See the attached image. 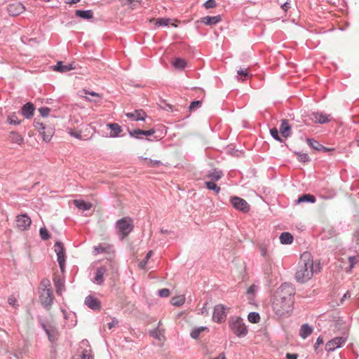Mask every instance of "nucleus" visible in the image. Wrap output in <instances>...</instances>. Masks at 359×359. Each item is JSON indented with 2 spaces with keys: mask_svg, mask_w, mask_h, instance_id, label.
<instances>
[{
  "mask_svg": "<svg viewBox=\"0 0 359 359\" xmlns=\"http://www.w3.org/2000/svg\"><path fill=\"white\" fill-rule=\"evenodd\" d=\"M320 270V264L314 265L311 254L309 252H304L300 256L297 271L295 273V279L299 283H304L310 280L315 273Z\"/></svg>",
  "mask_w": 359,
  "mask_h": 359,
  "instance_id": "f257e3e1",
  "label": "nucleus"
},
{
  "mask_svg": "<svg viewBox=\"0 0 359 359\" xmlns=\"http://www.w3.org/2000/svg\"><path fill=\"white\" fill-rule=\"evenodd\" d=\"M293 300L273 297L272 307L276 315L286 317L292 311Z\"/></svg>",
  "mask_w": 359,
  "mask_h": 359,
  "instance_id": "f03ea898",
  "label": "nucleus"
},
{
  "mask_svg": "<svg viewBox=\"0 0 359 359\" xmlns=\"http://www.w3.org/2000/svg\"><path fill=\"white\" fill-rule=\"evenodd\" d=\"M116 233L121 240L127 237L133 230V220L130 217H124L116 222Z\"/></svg>",
  "mask_w": 359,
  "mask_h": 359,
  "instance_id": "7ed1b4c3",
  "label": "nucleus"
},
{
  "mask_svg": "<svg viewBox=\"0 0 359 359\" xmlns=\"http://www.w3.org/2000/svg\"><path fill=\"white\" fill-rule=\"evenodd\" d=\"M229 325L231 330L238 337H245L248 329L243 320L239 316H232L229 318Z\"/></svg>",
  "mask_w": 359,
  "mask_h": 359,
  "instance_id": "20e7f679",
  "label": "nucleus"
},
{
  "mask_svg": "<svg viewBox=\"0 0 359 359\" xmlns=\"http://www.w3.org/2000/svg\"><path fill=\"white\" fill-rule=\"evenodd\" d=\"M39 301L43 307L49 311L53 303L54 296L52 289H43L39 291Z\"/></svg>",
  "mask_w": 359,
  "mask_h": 359,
  "instance_id": "39448f33",
  "label": "nucleus"
},
{
  "mask_svg": "<svg viewBox=\"0 0 359 359\" xmlns=\"http://www.w3.org/2000/svg\"><path fill=\"white\" fill-rule=\"evenodd\" d=\"M295 293L294 288L291 283H284L276 290L274 297L281 299H292Z\"/></svg>",
  "mask_w": 359,
  "mask_h": 359,
  "instance_id": "423d86ee",
  "label": "nucleus"
},
{
  "mask_svg": "<svg viewBox=\"0 0 359 359\" xmlns=\"http://www.w3.org/2000/svg\"><path fill=\"white\" fill-rule=\"evenodd\" d=\"M230 203L236 210L243 213H247L250 210V205L245 199L241 197L236 196H231L230 198Z\"/></svg>",
  "mask_w": 359,
  "mask_h": 359,
  "instance_id": "0eeeda50",
  "label": "nucleus"
},
{
  "mask_svg": "<svg viewBox=\"0 0 359 359\" xmlns=\"http://www.w3.org/2000/svg\"><path fill=\"white\" fill-rule=\"evenodd\" d=\"M347 341L346 337H337L331 340L328 341L326 344L325 349L327 352H332L337 348H341L345 344Z\"/></svg>",
  "mask_w": 359,
  "mask_h": 359,
  "instance_id": "6e6552de",
  "label": "nucleus"
},
{
  "mask_svg": "<svg viewBox=\"0 0 359 359\" xmlns=\"http://www.w3.org/2000/svg\"><path fill=\"white\" fill-rule=\"evenodd\" d=\"M55 252L57 254V261L58 262L60 270L64 271L65 266L66 256L65 248L62 242L57 241L55 244Z\"/></svg>",
  "mask_w": 359,
  "mask_h": 359,
  "instance_id": "1a4fd4ad",
  "label": "nucleus"
},
{
  "mask_svg": "<svg viewBox=\"0 0 359 359\" xmlns=\"http://www.w3.org/2000/svg\"><path fill=\"white\" fill-rule=\"evenodd\" d=\"M226 318V313L225 312L224 306L222 304H218L215 306L212 314L213 321L221 323L225 320Z\"/></svg>",
  "mask_w": 359,
  "mask_h": 359,
  "instance_id": "9d476101",
  "label": "nucleus"
},
{
  "mask_svg": "<svg viewBox=\"0 0 359 359\" xmlns=\"http://www.w3.org/2000/svg\"><path fill=\"white\" fill-rule=\"evenodd\" d=\"M79 353H80L81 359H94L89 342L86 339L81 342Z\"/></svg>",
  "mask_w": 359,
  "mask_h": 359,
  "instance_id": "9b49d317",
  "label": "nucleus"
},
{
  "mask_svg": "<svg viewBox=\"0 0 359 359\" xmlns=\"http://www.w3.org/2000/svg\"><path fill=\"white\" fill-rule=\"evenodd\" d=\"M25 10V8L24 5L19 1L11 3L7 6L8 13L11 16L18 15L24 12Z\"/></svg>",
  "mask_w": 359,
  "mask_h": 359,
  "instance_id": "f8f14e48",
  "label": "nucleus"
},
{
  "mask_svg": "<svg viewBox=\"0 0 359 359\" xmlns=\"http://www.w3.org/2000/svg\"><path fill=\"white\" fill-rule=\"evenodd\" d=\"M16 226L21 230H25L29 227L32 221L27 215H20L16 217Z\"/></svg>",
  "mask_w": 359,
  "mask_h": 359,
  "instance_id": "ddd939ff",
  "label": "nucleus"
},
{
  "mask_svg": "<svg viewBox=\"0 0 359 359\" xmlns=\"http://www.w3.org/2000/svg\"><path fill=\"white\" fill-rule=\"evenodd\" d=\"M311 119L316 123L324 124L330 121V115L321 112H313L311 115Z\"/></svg>",
  "mask_w": 359,
  "mask_h": 359,
  "instance_id": "4468645a",
  "label": "nucleus"
},
{
  "mask_svg": "<svg viewBox=\"0 0 359 359\" xmlns=\"http://www.w3.org/2000/svg\"><path fill=\"white\" fill-rule=\"evenodd\" d=\"M108 270V266L104 265L98 267L96 270L95 275L94 277V282L97 285H102L104 283V275Z\"/></svg>",
  "mask_w": 359,
  "mask_h": 359,
  "instance_id": "2eb2a0df",
  "label": "nucleus"
},
{
  "mask_svg": "<svg viewBox=\"0 0 359 359\" xmlns=\"http://www.w3.org/2000/svg\"><path fill=\"white\" fill-rule=\"evenodd\" d=\"M85 304L90 309L93 310H100L101 308V302L100 301L92 296L88 295L85 299Z\"/></svg>",
  "mask_w": 359,
  "mask_h": 359,
  "instance_id": "dca6fc26",
  "label": "nucleus"
},
{
  "mask_svg": "<svg viewBox=\"0 0 359 359\" xmlns=\"http://www.w3.org/2000/svg\"><path fill=\"white\" fill-rule=\"evenodd\" d=\"M126 116L133 121H144L147 114L143 109H136L133 112H128Z\"/></svg>",
  "mask_w": 359,
  "mask_h": 359,
  "instance_id": "f3484780",
  "label": "nucleus"
},
{
  "mask_svg": "<svg viewBox=\"0 0 359 359\" xmlns=\"http://www.w3.org/2000/svg\"><path fill=\"white\" fill-rule=\"evenodd\" d=\"M35 107L32 102H27L21 108V113L26 118H31L34 114Z\"/></svg>",
  "mask_w": 359,
  "mask_h": 359,
  "instance_id": "a211bd4d",
  "label": "nucleus"
},
{
  "mask_svg": "<svg viewBox=\"0 0 359 359\" xmlns=\"http://www.w3.org/2000/svg\"><path fill=\"white\" fill-rule=\"evenodd\" d=\"M281 135L287 138L291 135V126L287 119H282L281 124L279 128Z\"/></svg>",
  "mask_w": 359,
  "mask_h": 359,
  "instance_id": "6ab92c4d",
  "label": "nucleus"
},
{
  "mask_svg": "<svg viewBox=\"0 0 359 359\" xmlns=\"http://www.w3.org/2000/svg\"><path fill=\"white\" fill-rule=\"evenodd\" d=\"M107 127L111 130L109 134L111 137H119L123 132L121 127L116 123H109L107 124Z\"/></svg>",
  "mask_w": 359,
  "mask_h": 359,
  "instance_id": "aec40b11",
  "label": "nucleus"
},
{
  "mask_svg": "<svg viewBox=\"0 0 359 359\" xmlns=\"http://www.w3.org/2000/svg\"><path fill=\"white\" fill-rule=\"evenodd\" d=\"M222 18L219 15L215 16H205L201 18V22L206 25H213L219 22Z\"/></svg>",
  "mask_w": 359,
  "mask_h": 359,
  "instance_id": "412c9836",
  "label": "nucleus"
},
{
  "mask_svg": "<svg viewBox=\"0 0 359 359\" xmlns=\"http://www.w3.org/2000/svg\"><path fill=\"white\" fill-rule=\"evenodd\" d=\"M8 140L12 144H17L22 145L24 142V138L22 136L15 131H12L8 135Z\"/></svg>",
  "mask_w": 359,
  "mask_h": 359,
  "instance_id": "4be33fe9",
  "label": "nucleus"
},
{
  "mask_svg": "<svg viewBox=\"0 0 359 359\" xmlns=\"http://www.w3.org/2000/svg\"><path fill=\"white\" fill-rule=\"evenodd\" d=\"M111 247L112 246L111 245L107 243H100L99 245L93 247V252L95 255L109 252Z\"/></svg>",
  "mask_w": 359,
  "mask_h": 359,
  "instance_id": "5701e85b",
  "label": "nucleus"
},
{
  "mask_svg": "<svg viewBox=\"0 0 359 359\" xmlns=\"http://www.w3.org/2000/svg\"><path fill=\"white\" fill-rule=\"evenodd\" d=\"M316 201V198L313 195H311L310 194H303L295 201L297 204L302 203H314Z\"/></svg>",
  "mask_w": 359,
  "mask_h": 359,
  "instance_id": "b1692460",
  "label": "nucleus"
},
{
  "mask_svg": "<svg viewBox=\"0 0 359 359\" xmlns=\"http://www.w3.org/2000/svg\"><path fill=\"white\" fill-rule=\"evenodd\" d=\"M313 327L308 324H303L299 329V336L306 339L313 332Z\"/></svg>",
  "mask_w": 359,
  "mask_h": 359,
  "instance_id": "393cba45",
  "label": "nucleus"
},
{
  "mask_svg": "<svg viewBox=\"0 0 359 359\" xmlns=\"http://www.w3.org/2000/svg\"><path fill=\"white\" fill-rule=\"evenodd\" d=\"M75 15L84 20H91L93 18V12L91 10H76Z\"/></svg>",
  "mask_w": 359,
  "mask_h": 359,
  "instance_id": "a878e982",
  "label": "nucleus"
},
{
  "mask_svg": "<svg viewBox=\"0 0 359 359\" xmlns=\"http://www.w3.org/2000/svg\"><path fill=\"white\" fill-rule=\"evenodd\" d=\"M222 176L223 172L222 170L213 169L207 174L206 177L210 179V181L217 182L219 180Z\"/></svg>",
  "mask_w": 359,
  "mask_h": 359,
  "instance_id": "bb28decb",
  "label": "nucleus"
},
{
  "mask_svg": "<svg viewBox=\"0 0 359 359\" xmlns=\"http://www.w3.org/2000/svg\"><path fill=\"white\" fill-rule=\"evenodd\" d=\"M74 67H73L72 64L64 65L62 62H58L57 65L55 66L54 69L59 72H67L72 69H74Z\"/></svg>",
  "mask_w": 359,
  "mask_h": 359,
  "instance_id": "cd10ccee",
  "label": "nucleus"
},
{
  "mask_svg": "<svg viewBox=\"0 0 359 359\" xmlns=\"http://www.w3.org/2000/svg\"><path fill=\"white\" fill-rule=\"evenodd\" d=\"M73 203L79 210H88L92 208V204L90 202L83 200H74Z\"/></svg>",
  "mask_w": 359,
  "mask_h": 359,
  "instance_id": "c85d7f7f",
  "label": "nucleus"
},
{
  "mask_svg": "<svg viewBox=\"0 0 359 359\" xmlns=\"http://www.w3.org/2000/svg\"><path fill=\"white\" fill-rule=\"evenodd\" d=\"M280 241L281 244L289 245L293 242V236L289 232H283L280 237Z\"/></svg>",
  "mask_w": 359,
  "mask_h": 359,
  "instance_id": "c756f323",
  "label": "nucleus"
},
{
  "mask_svg": "<svg viewBox=\"0 0 359 359\" xmlns=\"http://www.w3.org/2000/svg\"><path fill=\"white\" fill-rule=\"evenodd\" d=\"M54 133V129L52 127H46V129L41 131L43 139L46 142H49Z\"/></svg>",
  "mask_w": 359,
  "mask_h": 359,
  "instance_id": "7c9ffc66",
  "label": "nucleus"
},
{
  "mask_svg": "<svg viewBox=\"0 0 359 359\" xmlns=\"http://www.w3.org/2000/svg\"><path fill=\"white\" fill-rule=\"evenodd\" d=\"M205 330L208 331V328L207 327H205V326H201V327H196V328L192 330V331L190 333V336L193 339H197L199 337L200 334L202 332L205 331Z\"/></svg>",
  "mask_w": 359,
  "mask_h": 359,
  "instance_id": "2f4dec72",
  "label": "nucleus"
},
{
  "mask_svg": "<svg viewBox=\"0 0 359 359\" xmlns=\"http://www.w3.org/2000/svg\"><path fill=\"white\" fill-rule=\"evenodd\" d=\"M172 65L177 69H183L187 66V62L184 59L177 57L172 62Z\"/></svg>",
  "mask_w": 359,
  "mask_h": 359,
  "instance_id": "473e14b6",
  "label": "nucleus"
},
{
  "mask_svg": "<svg viewBox=\"0 0 359 359\" xmlns=\"http://www.w3.org/2000/svg\"><path fill=\"white\" fill-rule=\"evenodd\" d=\"M205 187L208 189L215 191L216 194H219L221 189L215 182L208 181L205 182Z\"/></svg>",
  "mask_w": 359,
  "mask_h": 359,
  "instance_id": "72a5a7b5",
  "label": "nucleus"
},
{
  "mask_svg": "<svg viewBox=\"0 0 359 359\" xmlns=\"http://www.w3.org/2000/svg\"><path fill=\"white\" fill-rule=\"evenodd\" d=\"M144 161L146 165L149 168H158L161 165H162V163L160 161L158 160H152L151 158H145Z\"/></svg>",
  "mask_w": 359,
  "mask_h": 359,
  "instance_id": "f704fd0d",
  "label": "nucleus"
},
{
  "mask_svg": "<svg viewBox=\"0 0 359 359\" xmlns=\"http://www.w3.org/2000/svg\"><path fill=\"white\" fill-rule=\"evenodd\" d=\"M184 302H185V298L182 296V297H174L171 299V304L173 305V306H180L182 305H183L184 304Z\"/></svg>",
  "mask_w": 359,
  "mask_h": 359,
  "instance_id": "c9c22d12",
  "label": "nucleus"
},
{
  "mask_svg": "<svg viewBox=\"0 0 359 359\" xmlns=\"http://www.w3.org/2000/svg\"><path fill=\"white\" fill-rule=\"evenodd\" d=\"M7 122L9 124L17 126L20 124L21 121L18 119L15 113H13L12 114L8 116Z\"/></svg>",
  "mask_w": 359,
  "mask_h": 359,
  "instance_id": "e433bc0d",
  "label": "nucleus"
},
{
  "mask_svg": "<svg viewBox=\"0 0 359 359\" xmlns=\"http://www.w3.org/2000/svg\"><path fill=\"white\" fill-rule=\"evenodd\" d=\"M294 154L297 156L298 160L301 162L307 163L311 161V158L307 154L302 153L300 151H295Z\"/></svg>",
  "mask_w": 359,
  "mask_h": 359,
  "instance_id": "4c0bfd02",
  "label": "nucleus"
},
{
  "mask_svg": "<svg viewBox=\"0 0 359 359\" xmlns=\"http://www.w3.org/2000/svg\"><path fill=\"white\" fill-rule=\"evenodd\" d=\"M248 319L252 323H257L260 320V316L257 312H250L248 316Z\"/></svg>",
  "mask_w": 359,
  "mask_h": 359,
  "instance_id": "58836bf2",
  "label": "nucleus"
},
{
  "mask_svg": "<svg viewBox=\"0 0 359 359\" xmlns=\"http://www.w3.org/2000/svg\"><path fill=\"white\" fill-rule=\"evenodd\" d=\"M128 132L130 137L136 139H142V136L143 135L144 130L135 129L133 130H129Z\"/></svg>",
  "mask_w": 359,
  "mask_h": 359,
  "instance_id": "ea45409f",
  "label": "nucleus"
},
{
  "mask_svg": "<svg viewBox=\"0 0 359 359\" xmlns=\"http://www.w3.org/2000/svg\"><path fill=\"white\" fill-rule=\"evenodd\" d=\"M307 144L311 147L312 149H313L316 151H318L321 144L318 142V141L311 139V138H306V140Z\"/></svg>",
  "mask_w": 359,
  "mask_h": 359,
  "instance_id": "a19ab883",
  "label": "nucleus"
},
{
  "mask_svg": "<svg viewBox=\"0 0 359 359\" xmlns=\"http://www.w3.org/2000/svg\"><path fill=\"white\" fill-rule=\"evenodd\" d=\"M153 255V251L152 250H149L147 255L145 256V257L144 258L143 260H142L140 264H139V266L140 269H144L147 266V262L149 261V259H150V257H151V255Z\"/></svg>",
  "mask_w": 359,
  "mask_h": 359,
  "instance_id": "79ce46f5",
  "label": "nucleus"
},
{
  "mask_svg": "<svg viewBox=\"0 0 359 359\" xmlns=\"http://www.w3.org/2000/svg\"><path fill=\"white\" fill-rule=\"evenodd\" d=\"M270 134H271V135L272 136V137L274 140H277V141H278L280 142H283L284 140H283V139H282L280 137V135L278 134V129L276 128H271L270 129Z\"/></svg>",
  "mask_w": 359,
  "mask_h": 359,
  "instance_id": "37998d69",
  "label": "nucleus"
},
{
  "mask_svg": "<svg viewBox=\"0 0 359 359\" xmlns=\"http://www.w3.org/2000/svg\"><path fill=\"white\" fill-rule=\"evenodd\" d=\"M43 289H52L50 281L48 278H43L40 283L39 290Z\"/></svg>",
  "mask_w": 359,
  "mask_h": 359,
  "instance_id": "c03bdc74",
  "label": "nucleus"
},
{
  "mask_svg": "<svg viewBox=\"0 0 359 359\" xmlns=\"http://www.w3.org/2000/svg\"><path fill=\"white\" fill-rule=\"evenodd\" d=\"M359 262V255L351 256L348 257V263H349V271L355 266V265Z\"/></svg>",
  "mask_w": 359,
  "mask_h": 359,
  "instance_id": "a18cd8bd",
  "label": "nucleus"
},
{
  "mask_svg": "<svg viewBox=\"0 0 359 359\" xmlns=\"http://www.w3.org/2000/svg\"><path fill=\"white\" fill-rule=\"evenodd\" d=\"M40 237L43 241H47L50 238V234L46 227H42L39 230Z\"/></svg>",
  "mask_w": 359,
  "mask_h": 359,
  "instance_id": "49530a36",
  "label": "nucleus"
},
{
  "mask_svg": "<svg viewBox=\"0 0 359 359\" xmlns=\"http://www.w3.org/2000/svg\"><path fill=\"white\" fill-rule=\"evenodd\" d=\"M259 249L261 255L264 258L266 261H269L270 256L267 248L265 245H260Z\"/></svg>",
  "mask_w": 359,
  "mask_h": 359,
  "instance_id": "de8ad7c7",
  "label": "nucleus"
},
{
  "mask_svg": "<svg viewBox=\"0 0 359 359\" xmlns=\"http://www.w3.org/2000/svg\"><path fill=\"white\" fill-rule=\"evenodd\" d=\"M55 289H56V293L58 295H61L62 290L65 287L63 283H62V281L60 279L55 280Z\"/></svg>",
  "mask_w": 359,
  "mask_h": 359,
  "instance_id": "09e8293b",
  "label": "nucleus"
},
{
  "mask_svg": "<svg viewBox=\"0 0 359 359\" xmlns=\"http://www.w3.org/2000/svg\"><path fill=\"white\" fill-rule=\"evenodd\" d=\"M237 74H238V76H241L238 79V80H241L242 81H245L249 74L247 69H241L238 70Z\"/></svg>",
  "mask_w": 359,
  "mask_h": 359,
  "instance_id": "8fccbe9b",
  "label": "nucleus"
},
{
  "mask_svg": "<svg viewBox=\"0 0 359 359\" xmlns=\"http://www.w3.org/2000/svg\"><path fill=\"white\" fill-rule=\"evenodd\" d=\"M217 6L215 0H208L203 4V7L206 9L213 8Z\"/></svg>",
  "mask_w": 359,
  "mask_h": 359,
  "instance_id": "3c124183",
  "label": "nucleus"
},
{
  "mask_svg": "<svg viewBox=\"0 0 359 359\" xmlns=\"http://www.w3.org/2000/svg\"><path fill=\"white\" fill-rule=\"evenodd\" d=\"M202 105V102L200 100L193 101L191 102L189 105V110L194 111L199 107H201Z\"/></svg>",
  "mask_w": 359,
  "mask_h": 359,
  "instance_id": "603ef678",
  "label": "nucleus"
},
{
  "mask_svg": "<svg viewBox=\"0 0 359 359\" xmlns=\"http://www.w3.org/2000/svg\"><path fill=\"white\" fill-rule=\"evenodd\" d=\"M170 19L167 18H159L156 22V25L158 27H163L168 25Z\"/></svg>",
  "mask_w": 359,
  "mask_h": 359,
  "instance_id": "864d4df0",
  "label": "nucleus"
},
{
  "mask_svg": "<svg viewBox=\"0 0 359 359\" xmlns=\"http://www.w3.org/2000/svg\"><path fill=\"white\" fill-rule=\"evenodd\" d=\"M39 111L42 117H46L49 114L50 109L47 107H43L39 109Z\"/></svg>",
  "mask_w": 359,
  "mask_h": 359,
  "instance_id": "5fc2aeb1",
  "label": "nucleus"
},
{
  "mask_svg": "<svg viewBox=\"0 0 359 359\" xmlns=\"http://www.w3.org/2000/svg\"><path fill=\"white\" fill-rule=\"evenodd\" d=\"M158 294L161 297H168L170 295V290L167 288L161 289Z\"/></svg>",
  "mask_w": 359,
  "mask_h": 359,
  "instance_id": "6e6d98bb",
  "label": "nucleus"
},
{
  "mask_svg": "<svg viewBox=\"0 0 359 359\" xmlns=\"http://www.w3.org/2000/svg\"><path fill=\"white\" fill-rule=\"evenodd\" d=\"M34 126L40 132L46 129V126L43 123L38 121L36 119L34 121Z\"/></svg>",
  "mask_w": 359,
  "mask_h": 359,
  "instance_id": "4d7b16f0",
  "label": "nucleus"
},
{
  "mask_svg": "<svg viewBox=\"0 0 359 359\" xmlns=\"http://www.w3.org/2000/svg\"><path fill=\"white\" fill-rule=\"evenodd\" d=\"M291 1L287 0L284 4H281V8L286 13L290 8Z\"/></svg>",
  "mask_w": 359,
  "mask_h": 359,
  "instance_id": "13d9d810",
  "label": "nucleus"
},
{
  "mask_svg": "<svg viewBox=\"0 0 359 359\" xmlns=\"http://www.w3.org/2000/svg\"><path fill=\"white\" fill-rule=\"evenodd\" d=\"M69 134H70L71 136L74 137L76 139H79V140H81L82 139V135H81V131L75 132V131L71 130L69 131Z\"/></svg>",
  "mask_w": 359,
  "mask_h": 359,
  "instance_id": "bf43d9fd",
  "label": "nucleus"
},
{
  "mask_svg": "<svg viewBox=\"0 0 359 359\" xmlns=\"http://www.w3.org/2000/svg\"><path fill=\"white\" fill-rule=\"evenodd\" d=\"M83 92L86 95H91V96H93V97H99V98H100V97H101V95H100L99 93H95V92H94V91H89V90H88L84 89V90H83Z\"/></svg>",
  "mask_w": 359,
  "mask_h": 359,
  "instance_id": "052dcab7",
  "label": "nucleus"
},
{
  "mask_svg": "<svg viewBox=\"0 0 359 359\" xmlns=\"http://www.w3.org/2000/svg\"><path fill=\"white\" fill-rule=\"evenodd\" d=\"M323 343H324V341H323V337L319 336V337H318L317 340H316V342L315 345H314V348H315V350L316 351V350H317V348H318V347L320 345L323 344Z\"/></svg>",
  "mask_w": 359,
  "mask_h": 359,
  "instance_id": "680f3d73",
  "label": "nucleus"
},
{
  "mask_svg": "<svg viewBox=\"0 0 359 359\" xmlns=\"http://www.w3.org/2000/svg\"><path fill=\"white\" fill-rule=\"evenodd\" d=\"M40 325L41 327H42V329L45 331L46 334L47 335H50V329H48L46 326V325L45 324V323L42 320L40 321Z\"/></svg>",
  "mask_w": 359,
  "mask_h": 359,
  "instance_id": "e2e57ef3",
  "label": "nucleus"
},
{
  "mask_svg": "<svg viewBox=\"0 0 359 359\" xmlns=\"http://www.w3.org/2000/svg\"><path fill=\"white\" fill-rule=\"evenodd\" d=\"M334 148L325 147L323 144H321L318 151H323L325 153V152L331 151H334Z\"/></svg>",
  "mask_w": 359,
  "mask_h": 359,
  "instance_id": "0e129e2a",
  "label": "nucleus"
},
{
  "mask_svg": "<svg viewBox=\"0 0 359 359\" xmlns=\"http://www.w3.org/2000/svg\"><path fill=\"white\" fill-rule=\"evenodd\" d=\"M208 302H205L204 304H203V306L200 309V313L201 314H208V309H207V306H208Z\"/></svg>",
  "mask_w": 359,
  "mask_h": 359,
  "instance_id": "69168bd1",
  "label": "nucleus"
},
{
  "mask_svg": "<svg viewBox=\"0 0 359 359\" xmlns=\"http://www.w3.org/2000/svg\"><path fill=\"white\" fill-rule=\"evenodd\" d=\"M155 130L154 128H151L148 130H144L143 135L144 136H151L155 133Z\"/></svg>",
  "mask_w": 359,
  "mask_h": 359,
  "instance_id": "338daca9",
  "label": "nucleus"
},
{
  "mask_svg": "<svg viewBox=\"0 0 359 359\" xmlns=\"http://www.w3.org/2000/svg\"><path fill=\"white\" fill-rule=\"evenodd\" d=\"M298 355L297 353H287L286 354V359H297Z\"/></svg>",
  "mask_w": 359,
  "mask_h": 359,
  "instance_id": "774afa93",
  "label": "nucleus"
}]
</instances>
